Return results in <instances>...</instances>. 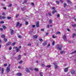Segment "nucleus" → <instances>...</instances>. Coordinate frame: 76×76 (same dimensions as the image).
Wrapping results in <instances>:
<instances>
[{
    "label": "nucleus",
    "mask_w": 76,
    "mask_h": 76,
    "mask_svg": "<svg viewBox=\"0 0 76 76\" xmlns=\"http://www.w3.org/2000/svg\"><path fill=\"white\" fill-rule=\"evenodd\" d=\"M63 45H57V48L59 50H61V48L62 47H63Z\"/></svg>",
    "instance_id": "f257e3e1"
},
{
    "label": "nucleus",
    "mask_w": 76,
    "mask_h": 76,
    "mask_svg": "<svg viewBox=\"0 0 76 76\" xmlns=\"http://www.w3.org/2000/svg\"><path fill=\"white\" fill-rule=\"evenodd\" d=\"M10 68H9V67H7L6 71L7 73H9L10 72Z\"/></svg>",
    "instance_id": "f03ea898"
},
{
    "label": "nucleus",
    "mask_w": 76,
    "mask_h": 76,
    "mask_svg": "<svg viewBox=\"0 0 76 76\" xmlns=\"http://www.w3.org/2000/svg\"><path fill=\"white\" fill-rule=\"evenodd\" d=\"M22 25V24H20L19 22H17V24L16 25V27H18V26H20Z\"/></svg>",
    "instance_id": "7ed1b4c3"
},
{
    "label": "nucleus",
    "mask_w": 76,
    "mask_h": 76,
    "mask_svg": "<svg viewBox=\"0 0 76 76\" xmlns=\"http://www.w3.org/2000/svg\"><path fill=\"white\" fill-rule=\"evenodd\" d=\"M53 64L54 65H55V69H57V68H58V66H57V63H56V62H54L53 63Z\"/></svg>",
    "instance_id": "20e7f679"
},
{
    "label": "nucleus",
    "mask_w": 76,
    "mask_h": 76,
    "mask_svg": "<svg viewBox=\"0 0 76 76\" xmlns=\"http://www.w3.org/2000/svg\"><path fill=\"white\" fill-rule=\"evenodd\" d=\"M63 38L64 41H67V38L65 35H64V36H63Z\"/></svg>",
    "instance_id": "39448f33"
},
{
    "label": "nucleus",
    "mask_w": 76,
    "mask_h": 76,
    "mask_svg": "<svg viewBox=\"0 0 76 76\" xmlns=\"http://www.w3.org/2000/svg\"><path fill=\"white\" fill-rule=\"evenodd\" d=\"M39 22H37L36 23V26L37 27V28H38L39 27Z\"/></svg>",
    "instance_id": "423d86ee"
},
{
    "label": "nucleus",
    "mask_w": 76,
    "mask_h": 76,
    "mask_svg": "<svg viewBox=\"0 0 76 76\" xmlns=\"http://www.w3.org/2000/svg\"><path fill=\"white\" fill-rule=\"evenodd\" d=\"M71 73L72 75H75V71L74 70H72L71 71Z\"/></svg>",
    "instance_id": "0eeeda50"
},
{
    "label": "nucleus",
    "mask_w": 76,
    "mask_h": 76,
    "mask_svg": "<svg viewBox=\"0 0 76 76\" xmlns=\"http://www.w3.org/2000/svg\"><path fill=\"white\" fill-rule=\"evenodd\" d=\"M11 44H12V42H9L8 43H7L6 45H7V46L10 45H11Z\"/></svg>",
    "instance_id": "6e6552de"
},
{
    "label": "nucleus",
    "mask_w": 76,
    "mask_h": 76,
    "mask_svg": "<svg viewBox=\"0 0 76 76\" xmlns=\"http://www.w3.org/2000/svg\"><path fill=\"white\" fill-rule=\"evenodd\" d=\"M21 58V56H20V55L18 56V58H17V60H20V59Z\"/></svg>",
    "instance_id": "1a4fd4ad"
},
{
    "label": "nucleus",
    "mask_w": 76,
    "mask_h": 76,
    "mask_svg": "<svg viewBox=\"0 0 76 76\" xmlns=\"http://www.w3.org/2000/svg\"><path fill=\"white\" fill-rule=\"evenodd\" d=\"M17 75L18 76H20L22 75V74L20 73H18L17 74Z\"/></svg>",
    "instance_id": "9d476101"
},
{
    "label": "nucleus",
    "mask_w": 76,
    "mask_h": 76,
    "mask_svg": "<svg viewBox=\"0 0 76 76\" xmlns=\"http://www.w3.org/2000/svg\"><path fill=\"white\" fill-rule=\"evenodd\" d=\"M14 34V30H12L11 31V35H13Z\"/></svg>",
    "instance_id": "9b49d317"
},
{
    "label": "nucleus",
    "mask_w": 76,
    "mask_h": 76,
    "mask_svg": "<svg viewBox=\"0 0 76 76\" xmlns=\"http://www.w3.org/2000/svg\"><path fill=\"white\" fill-rule=\"evenodd\" d=\"M68 71V68H66L64 70V72H67Z\"/></svg>",
    "instance_id": "f8f14e48"
},
{
    "label": "nucleus",
    "mask_w": 76,
    "mask_h": 76,
    "mask_svg": "<svg viewBox=\"0 0 76 76\" xmlns=\"http://www.w3.org/2000/svg\"><path fill=\"white\" fill-rule=\"evenodd\" d=\"M27 1H28L27 0H25L24 1V2L23 3V4H25V3H26L27 2Z\"/></svg>",
    "instance_id": "ddd939ff"
},
{
    "label": "nucleus",
    "mask_w": 76,
    "mask_h": 76,
    "mask_svg": "<svg viewBox=\"0 0 76 76\" xmlns=\"http://www.w3.org/2000/svg\"><path fill=\"white\" fill-rule=\"evenodd\" d=\"M56 12H57V11L55 10H53L52 12L53 14H54V13H56Z\"/></svg>",
    "instance_id": "4468645a"
},
{
    "label": "nucleus",
    "mask_w": 76,
    "mask_h": 76,
    "mask_svg": "<svg viewBox=\"0 0 76 76\" xmlns=\"http://www.w3.org/2000/svg\"><path fill=\"white\" fill-rule=\"evenodd\" d=\"M47 45V43H46V42H44L42 43V45L45 46V45Z\"/></svg>",
    "instance_id": "2eb2a0df"
},
{
    "label": "nucleus",
    "mask_w": 76,
    "mask_h": 76,
    "mask_svg": "<svg viewBox=\"0 0 76 76\" xmlns=\"http://www.w3.org/2000/svg\"><path fill=\"white\" fill-rule=\"evenodd\" d=\"M60 53L61 54H63V53H65V52L64 51H60Z\"/></svg>",
    "instance_id": "dca6fc26"
},
{
    "label": "nucleus",
    "mask_w": 76,
    "mask_h": 76,
    "mask_svg": "<svg viewBox=\"0 0 76 76\" xmlns=\"http://www.w3.org/2000/svg\"><path fill=\"white\" fill-rule=\"evenodd\" d=\"M4 72V69L2 68L1 69V73L2 74H3Z\"/></svg>",
    "instance_id": "f3484780"
},
{
    "label": "nucleus",
    "mask_w": 76,
    "mask_h": 76,
    "mask_svg": "<svg viewBox=\"0 0 76 76\" xmlns=\"http://www.w3.org/2000/svg\"><path fill=\"white\" fill-rule=\"evenodd\" d=\"M43 72H40V76H43Z\"/></svg>",
    "instance_id": "a211bd4d"
},
{
    "label": "nucleus",
    "mask_w": 76,
    "mask_h": 76,
    "mask_svg": "<svg viewBox=\"0 0 76 76\" xmlns=\"http://www.w3.org/2000/svg\"><path fill=\"white\" fill-rule=\"evenodd\" d=\"M26 72H28V73H29L30 72V71H29V70L28 69H26Z\"/></svg>",
    "instance_id": "6ab92c4d"
},
{
    "label": "nucleus",
    "mask_w": 76,
    "mask_h": 76,
    "mask_svg": "<svg viewBox=\"0 0 76 76\" xmlns=\"http://www.w3.org/2000/svg\"><path fill=\"white\" fill-rule=\"evenodd\" d=\"M39 40L40 41H41V42H43V40L42 38L39 39Z\"/></svg>",
    "instance_id": "aec40b11"
},
{
    "label": "nucleus",
    "mask_w": 76,
    "mask_h": 76,
    "mask_svg": "<svg viewBox=\"0 0 76 76\" xmlns=\"http://www.w3.org/2000/svg\"><path fill=\"white\" fill-rule=\"evenodd\" d=\"M38 36L35 35L34 36V38H38Z\"/></svg>",
    "instance_id": "412c9836"
},
{
    "label": "nucleus",
    "mask_w": 76,
    "mask_h": 76,
    "mask_svg": "<svg viewBox=\"0 0 76 76\" xmlns=\"http://www.w3.org/2000/svg\"><path fill=\"white\" fill-rule=\"evenodd\" d=\"M2 19H6V17L4 16H2Z\"/></svg>",
    "instance_id": "4be33fe9"
},
{
    "label": "nucleus",
    "mask_w": 76,
    "mask_h": 76,
    "mask_svg": "<svg viewBox=\"0 0 76 76\" xmlns=\"http://www.w3.org/2000/svg\"><path fill=\"white\" fill-rule=\"evenodd\" d=\"M19 16V14H16V18H18V16Z\"/></svg>",
    "instance_id": "5701e85b"
},
{
    "label": "nucleus",
    "mask_w": 76,
    "mask_h": 76,
    "mask_svg": "<svg viewBox=\"0 0 76 76\" xmlns=\"http://www.w3.org/2000/svg\"><path fill=\"white\" fill-rule=\"evenodd\" d=\"M1 37L2 38H4V37H5V36L4 35H1Z\"/></svg>",
    "instance_id": "b1692460"
},
{
    "label": "nucleus",
    "mask_w": 76,
    "mask_h": 76,
    "mask_svg": "<svg viewBox=\"0 0 76 76\" xmlns=\"http://www.w3.org/2000/svg\"><path fill=\"white\" fill-rule=\"evenodd\" d=\"M3 28L4 29H6V26H3Z\"/></svg>",
    "instance_id": "393cba45"
},
{
    "label": "nucleus",
    "mask_w": 76,
    "mask_h": 76,
    "mask_svg": "<svg viewBox=\"0 0 76 76\" xmlns=\"http://www.w3.org/2000/svg\"><path fill=\"white\" fill-rule=\"evenodd\" d=\"M64 7H66V6H67V4H66V3H65L64 4Z\"/></svg>",
    "instance_id": "a878e982"
},
{
    "label": "nucleus",
    "mask_w": 76,
    "mask_h": 76,
    "mask_svg": "<svg viewBox=\"0 0 76 76\" xmlns=\"http://www.w3.org/2000/svg\"><path fill=\"white\" fill-rule=\"evenodd\" d=\"M67 1L68 3H69V4H72V2H71V1Z\"/></svg>",
    "instance_id": "bb28decb"
},
{
    "label": "nucleus",
    "mask_w": 76,
    "mask_h": 76,
    "mask_svg": "<svg viewBox=\"0 0 76 76\" xmlns=\"http://www.w3.org/2000/svg\"><path fill=\"white\" fill-rule=\"evenodd\" d=\"M51 22H52V20H51V19L50 20H49V23H51Z\"/></svg>",
    "instance_id": "cd10ccee"
},
{
    "label": "nucleus",
    "mask_w": 76,
    "mask_h": 76,
    "mask_svg": "<svg viewBox=\"0 0 76 76\" xmlns=\"http://www.w3.org/2000/svg\"><path fill=\"white\" fill-rule=\"evenodd\" d=\"M76 53V50L74 52H72L71 53V54H73L74 53Z\"/></svg>",
    "instance_id": "c85d7f7f"
},
{
    "label": "nucleus",
    "mask_w": 76,
    "mask_h": 76,
    "mask_svg": "<svg viewBox=\"0 0 76 76\" xmlns=\"http://www.w3.org/2000/svg\"><path fill=\"white\" fill-rule=\"evenodd\" d=\"M61 34V33H60V32H59V31L57 32L56 33V34Z\"/></svg>",
    "instance_id": "c756f323"
},
{
    "label": "nucleus",
    "mask_w": 76,
    "mask_h": 76,
    "mask_svg": "<svg viewBox=\"0 0 76 76\" xmlns=\"http://www.w3.org/2000/svg\"><path fill=\"white\" fill-rule=\"evenodd\" d=\"M18 38H22V36L20 35H19L18 36Z\"/></svg>",
    "instance_id": "7c9ffc66"
},
{
    "label": "nucleus",
    "mask_w": 76,
    "mask_h": 76,
    "mask_svg": "<svg viewBox=\"0 0 76 76\" xmlns=\"http://www.w3.org/2000/svg\"><path fill=\"white\" fill-rule=\"evenodd\" d=\"M56 3H57V4H59V3H60V2L58 1H56Z\"/></svg>",
    "instance_id": "2f4dec72"
},
{
    "label": "nucleus",
    "mask_w": 76,
    "mask_h": 76,
    "mask_svg": "<svg viewBox=\"0 0 76 76\" xmlns=\"http://www.w3.org/2000/svg\"><path fill=\"white\" fill-rule=\"evenodd\" d=\"M7 66V64H4V67H6V66Z\"/></svg>",
    "instance_id": "473e14b6"
},
{
    "label": "nucleus",
    "mask_w": 76,
    "mask_h": 76,
    "mask_svg": "<svg viewBox=\"0 0 76 76\" xmlns=\"http://www.w3.org/2000/svg\"><path fill=\"white\" fill-rule=\"evenodd\" d=\"M23 62V61H20L19 62V64H21V63H22Z\"/></svg>",
    "instance_id": "72a5a7b5"
},
{
    "label": "nucleus",
    "mask_w": 76,
    "mask_h": 76,
    "mask_svg": "<svg viewBox=\"0 0 76 76\" xmlns=\"http://www.w3.org/2000/svg\"><path fill=\"white\" fill-rule=\"evenodd\" d=\"M7 18L8 19H11V17H8Z\"/></svg>",
    "instance_id": "f704fd0d"
},
{
    "label": "nucleus",
    "mask_w": 76,
    "mask_h": 76,
    "mask_svg": "<svg viewBox=\"0 0 76 76\" xmlns=\"http://www.w3.org/2000/svg\"><path fill=\"white\" fill-rule=\"evenodd\" d=\"M48 14L50 16H51V14L50 12L48 13Z\"/></svg>",
    "instance_id": "c9c22d12"
},
{
    "label": "nucleus",
    "mask_w": 76,
    "mask_h": 76,
    "mask_svg": "<svg viewBox=\"0 0 76 76\" xmlns=\"http://www.w3.org/2000/svg\"><path fill=\"white\" fill-rule=\"evenodd\" d=\"M46 67H48V68H50V67H51V66L50 65H48L46 66Z\"/></svg>",
    "instance_id": "e433bc0d"
},
{
    "label": "nucleus",
    "mask_w": 76,
    "mask_h": 76,
    "mask_svg": "<svg viewBox=\"0 0 76 76\" xmlns=\"http://www.w3.org/2000/svg\"><path fill=\"white\" fill-rule=\"evenodd\" d=\"M75 34H73L72 35V37H73V38L75 37Z\"/></svg>",
    "instance_id": "4c0bfd02"
},
{
    "label": "nucleus",
    "mask_w": 76,
    "mask_h": 76,
    "mask_svg": "<svg viewBox=\"0 0 76 76\" xmlns=\"http://www.w3.org/2000/svg\"><path fill=\"white\" fill-rule=\"evenodd\" d=\"M2 15L3 16H5V15H6V14H5L4 12H3L2 13Z\"/></svg>",
    "instance_id": "58836bf2"
},
{
    "label": "nucleus",
    "mask_w": 76,
    "mask_h": 76,
    "mask_svg": "<svg viewBox=\"0 0 76 76\" xmlns=\"http://www.w3.org/2000/svg\"><path fill=\"white\" fill-rule=\"evenodd\" d=\"M15 44H16V42H14L12 44L13 46H14V45H15Z\"/></svg>",
    "instance_id": "ea45409f"
},
{
    "label": "nucleus",
    "mask_w": 76,
    "mask_h": 76,
    "mask_svg": "<svg viewBox=\"0 0 76 76\" xmlns=\"http://www.w3.org/2000/svg\"><path fill=\"white\" fill-rule=\"evenodd\" d=\"M4 21H1L0 22V23H4Z\"/></svg>",
    "instance_id": "a19ab883"
},
{
    "label": "nucleus",
    "mask_w": 76,
    "mask_h": 76,
    "mask_svg": "<svg viewBox=\"0 0 76 76\" xmlns=\"http://www.w3.org/2000/svg\"><path fill=\"white\" fill-rule=\"evenodd\" d=\"M35 70V71H38V69L37 68H35L34 69Z\"/></svg>",
    "instance_id": "79ce46f5"
},
{
    "label": "nucleus",
    "mask_w": 76,
    "mask_h": 76,
    "mask_svg": "<svg viewBox=\"0 0 76 76\" xmlns=\"http://www.w3.org/2000/svg\"><path fill=\"white\" fill-rule=\"evenodd\" d=\"M31 5H32V6H34V3H33L32 2Z\"/></svg>",
    "instance_id": "37998d69"
},
{
    "label": "nucleus",
    "mask_w": 76,
    "mask_h": 76,
    "mask_svg": "<svg viewBox=\"0 0 76 76\" xmlns=\"http://www.w3.org/2000/svg\"><path fill=\"white\" fill-rule=\"evenodd\" d=\"M4 41H5V42H7V39H6L5 38H4Z\"/></svg>",
    "instance_id": "c03bdc74"
},
{
    "label": "nucleus",
    "mask_w": 76,
    "mask_h": 76,
    "mask_svg": "<svg viewBox=\"0 0 76 76\" xmlns=\"http://www.w3.org/2000/svg\"><path fill=\"white\" fill-rule=\"evenodd\" d=\"M12 4H9V7H11V6H12Z\"/></svg>",
    "instance_id": "a18cd8bd"
},
{
    "label": "nucleus",
    "mask_w": 76,
    "mask_h": 76,
    "mask_svg": "<svg viewBox=\"0 0 76 76\" xmlns=\"http://www.w3.org/2000/svg\"><path fill=\"white\" fill-rule=\"evenodd\" d=\"M19 51V48L17 49V52H18V51Z\"/></svg>",
    "instance_id": "49530a36"
},
{
    "label": "nucleus",
    "mask_w": 76,
    "mask_h": 76,
    "mask_svg": "<svg viewBox=\"0 0 76 76\" xmlns=\"http://www.w3.org/2000/svg\"><path fill=\"white\" fill-rule=\"evenodd\" d=\"M41 31H44V28H42L41 29Z\"/></svg>",
    "instance_id": "de8ad7c7"
},
{
    "label": "nucleus",
    "mask_w": 76,
    "mask_h": 76,
    "mask_svg": "<svg viewBox=\"0 0 76 76\" xmlns=\"http://www.w3.org/2000/svg\"><path fill=\"white\" fill-rule=\"evenodd\" d=\"M42 67H44L45 66V65L43 64H42Z\"/></svg>",
    "instance_id": "09e8293b"
},
{
    "label": "nucleus",
    "mask_w": 76,
    "mask_h": 76,
    "mask_svg": "<svg viewBox=\"0 0 76 76\" xmlns=\"http://www.w3.org/2000/svg\"><path fill=\"white\" fill-rule=\"evenodd\" d=\"M10 64H9L8 66L7 67H8L9 68H10Z\"/></svg>",
    "instance_id": "8fccbe9b"
},
{
    "label": "nucleus",
    "mask_w": 76,
    "mask_h": 76,
    "mask_svg": "<svg viewBox=\"0 0 76 76\" xmlns=\"http://www.w3.org/2000/svg\"><path fill=\"white\" fill-rule=\"evenodd\" d=\"M73 27H75L76 26V24H74L72 25Z\"/></svg>",
    "instance_id": "3c124183"
},
{
    "label": "nucleus",
    "mask_w": 76,
    "mask_h": 76,
    "mask_svg": "<svg viewBox=\"0 0 76 76\" xmlns=\"http://www.w3.org/2000/svg\"><path fill=\"white\" fill-rule=\"evenodd\" d=\"M55 43V42H53L52 43V45H54V43Z\"/></svg>",
    "instance_id": "603ef678"
},
{
    "label": "nucleus",
    "mask_w": 76,
    "mask_h": 76,
    "mask_svg": "<svg viewBox=\"0 0 76 76\" xmlns=\"http://www.w3.org/2000/svg\"><path fill=\"white\" fill-rule=\"evenodd\" d=\"M27 45H28V46H30L31 45V44H28Z\"/></svg>",
    "instance_id": "864d4df0"
},
{
    "label": "nucleus",
    "mask_w": 76,
    "mask_h": 76,
    "mask_svg": "<svg viewBox=\"0 0 76 76\" xmlns=\"http://www.w3.org/2000/svg\"><path fill=\"white\" fill-rule=\"evenodd\" d=\"M30 34H32V31H31L29 32Z\"/></svg>",
    "instance_id": "5fc2aeb1"
},
{
    "label": "nucleus",
    "mask_w": 76,
    "mask_h": 76,
    "mask_svg": "<svg viewBox=\"0 0 76 76\" xmlns=\"http://www.w3.org/2000/svg\"><path fill=\"white\" fill-rule=\"evenodd\" d=\"M57 17H58V18H59V17H60V15L59 14H58L57 15Z\"/></svg>",
    "instance_id": "6e6d98bb"
},
{
    "label": "nucleus",
    "mask_w": 76,
    "mask_h": 76,
    "mask_svg": "<svg viewBox=\"0 0 76 76\" xmlns=\"http://www.w3.org/2000/svg\"><path fill=\"white\" fill-rule=\"evenodd\" d=\"M52 37H53V38H56V37H55V36L54 35H53L52 36Z\"/></svg>",
    "instance_id": "4d7b16f0"
},
{
    "label": "nucleus",
    "mask_w": 76,
    "mask_h": 76,
    "mask_svg": "<svg viewBox=\"0 0 76 76\" xmlns=\"http://www.w3.org/2000/svg\"><path fill=\"white\" fill-rule=\"evenodd\" d=\"M0 30H1V31H2L3 30V28H0Z\"/></svg>",
    "instance_id": "13d9d810"
},
{
    "label": "nucleus",
    "mask_w": 76,
    "mask_h": 76,
    "mask_svg": "<svg viewBox=\"0 0 76 76\" xmlns=\"http://www.w3.org/2000/svg\"><path fill=\"white\" fill-rule=\"evenodd\" d=\"M26 25H28V22H26Z\"/></svg>",
    "instance_id": "bf43d9fd"
},
{
    "label": "nucleus",
    "mask_w": 76,
    "mask_h": 76,
    "mask_svg": "<svg viewBox=\"0 0 76 76\" xmlns=\"http://www.w3.org/2000/svg\"><path fill=\"white\" fill-rule=\"evenodd\" d=\"M3 8L4 9V10H6V9H7L6 7H3Z\"/></svg>",
    "instance_id": "052dcab7"
},
{
    "label": "nucleus",
    "mask_w": 76,
    "mask_h": 76,
    "mask_svg": "<svg viewBox=\"0 0 76 76\" xmlns=\"http://www.w3.org/2000/svg\"><path fill=\"white\" fill-rule=\"evenodd\" d=\"M55 7H53L52 8V9H53V10H55Z\"/></svg>",
    "instance_id": "680f3d73"
},
{
    "label": "nucleus",
    "mask_w": 76,
    "mask_h": 76,
    "mask_svg": "<svg viewBox=\"0 0 76 76\" xmlns=\"http://www.w3.org/2000/svg\"><path fill=\"white\" fill-rule=\"evenodd\" d=\"M50 44H49L48 45V47H50Z\"/></svg>",
    "instance_id": "e2e57ef3"
},
{
    "label": "nucleus",
    "mask_w": 76,
    "mask_h": 76,
    "mask_svg": "<svg viewBox=\"0 0 76 76\" xmlns=\"http://www.w3.org/2000/svg\"><path fill=\"white\" fill-rule=\"evenodd\" d=\"M49 27H50V26L49 25H47V28H49Z\"/></svg>",
    "instance_id": "0e129e2a"
},
{
    "label": "nucleus",
    "mask_w": 76,
    "mask_h": 76,
    "mask_svg": "<svg viewBox=\"0 0 76 76\" xmlns=\"http://www.w3.org/2000/svg\"><path fill=\"white\" fill-rule=\"evenodd\" d=\"M67 30L68 31H69V32H70V29H69V28L67 29Z\"/></svg>",
    "instance_id": "69168bd1"
},
{
    "label": "nucleus",
    "mask_w": 76,
    "mask_h": 76,
    "mask_svg": "<svg viewBox=\"0 0 76 76\" xmlns=\"http://www.w3.org/2000/svg\"><path fill=\"white\" fill-rule=\"evenodd\" d=\"M33 28H35V25H34L32 26Z\"/></svg>",
    "instance_id": "338daca9"
},
{
    "label": "nucleus",
    "mask_w": 76,
    "mask_h": 76,
    "mask_svg": "<svg viewBox=\"0 0 76 76\" xmlns=\"http://www.w3.org/2000/svg\"><path fill=\"white\" fill-rule=\"evenodd\" d=\"M22 9V10L23 11V10H25V8H23Z\"/></svg>",
    "instance_id": "774afa93"
}]
</instances>
